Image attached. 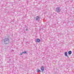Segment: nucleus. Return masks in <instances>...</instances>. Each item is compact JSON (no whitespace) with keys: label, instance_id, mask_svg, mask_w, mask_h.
Masks as SVG:
<instances>
[{"label":"nucleus","instance_id":"nucleus-1","mask_svg":"<svg viewBox=\"0 0 74 74\" xmlns=\"http://www.w3.org/2000/svg\"><path fill=\"white\" fill-rule=\"evenodd\" d=\"M4 43L5 44H8V42H9V39L5 38L4 40Z\"/></svg>","mask_w":74,"mask_h":74},{"label":"nucleus","instance_id":"nucleus-2","mask_svg":"<svg viewBox=\"0 0 74 74\" xmlns=\"http://www.w3.org/2000/svg\"><path fill=\"white\" fill-rule=\"evenodd\" d=\"M56 11L57 12H58V13H59V12H60V11H61V10L60 8V7H57L56 9Z\"/></svg>","mask_w":74,"mask_h":74},{"label":"nucleus","instance_id":"nucleus-3","mask_svg":"<svg viewBox=\"0 0 74 74\" xmlns=\"http://www.w3.org/2000/svg\"><path fill=\"white\" fill-rule=\"evenodd\" d=\"M35 19L36 21H39V20H40V17H39V16H37L35 18Z\"/></svg>","mask_w":74,"mask_h":74},{"label":"nucleus","instance_id":"nucleus-4","mask_svg":"<svg viewBox=\"0 0 74 74\" xmlns=\"http://www.w3.org/2000/svg\"><path fill=\"white\" fill-rule=\"evenodd\" d=\"M41 70H42V72H43V71L44 70V66H42L41 67Z\"/></svg>","mask_w":74,"mask_h":74},{"label":"nucleus","instance_id":"nucleus-5","mask_svg":"<svg viewBox=\"0 0 74 74\" xmlns=\"http://www.w3.org/2000/svg\"><path fill=\"white\" fill-rule=\"evenodd\" d=\"M71 53H72V52L71 51H69L68 52V54L69 55H71Z\"/></svg>","mask_w":74,"mask_h":74},{"label":"nucleus","instance_id":"nucleus-6","mask_svg":"<svg viewBox=\"0 0 74 74\" xmlns=\"http://www.w3.org/2000/svg\"><path fill=\"white\" fill-rule=\"evenodd\" d=\"M26 53V52L25 51H24V52H23L22 53H21L20 54V55H22V54H23V53L25 54Z\"/></svg>","mask_w":74,"mask_h":74},{"label":"nucleus","instance_id":"nucleus-7","mask_svg":"<svg viewBox=\"0 0 74 74\" xmlns=\"http://www.w3.org/2000/svg\"><path fill=\"white\" fill-rule=\"evenodd\" d=\"M40 41V40L39 39H37V42H39Z\"/></svg>","mask_w":74,"mask_h":74},{"label":"nucleus","instance_id":"nucleus-8","mask_svg":"<svg viewBox=\"0 0 74 74\" xmlns=\"http://www.w3.org/2000/svg\"><path fill=\"white\" fill-rule=\"evenodd\" d=\"M65 55L66 56L68 57V56L67 55V52H66L65 53Z\"/></svg>","mask_w":74,"mask_h":74},{"label":"nucleus","instance_id":"nucleus-9","mask_svg":"<svg viewBox=\"0 0 74 74\" xmlns=\"http://www.w3.org/2000/svg\"><path fill=\"white\" fill-rule=\"evenodd\" d=\"M40 71H40L39 69H37V72H38V73H39Z\"/></svg>","mask_w":74,"mask_h":74},{"label":"nucleus","instance_id":"nucleus-10","mask_svg":"<svg viewBox=\"0 0 74 74\" xmlns=\"http://www.w3.org/2000/svg\"><path fill=\"white\" fill-rule=\"evenodd\" d=\"M27 30H28V29H26V31H27Z\"/></svg>","mask_w":74,"mask_h":74}]
</instances>
